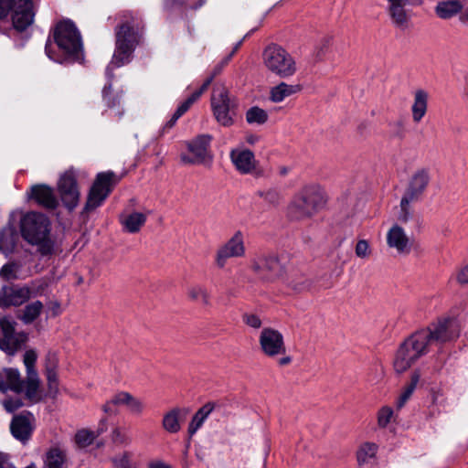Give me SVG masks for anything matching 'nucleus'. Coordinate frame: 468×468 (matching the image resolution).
<instances>
[{
  "instance_id": "393cba45",
  "label": "nucleus",
  "mask_w": 468,
  "mask_h": 468,
  "mask_svg": "<svg viewBox=\"0 0 468 468\" xmlns=\"http://www.w3.org/2000/svg\"><path fill=\"white\" fill-rule=\"evenodd\" d=\"M67 460V451L63 446H51L43 456V468H64Z\"/></svg>"
},
{
  "instance_id": "c03bdc74",
  "label": "nucleus",
  "mask_w": 468,
  "mask_h": 468,
  "mask_svg": "<svg viewBox=\"0 0 468 468\" xmlns=\"http://www.w3.org/2000/svg\"><path fill=\"white\" fill-rule=\"evenodd\" d=\"M112 463L115 468H136L133 463V452L129 451H123L115 455L112 459Z\"/></svg>"
},
{
  "instance_id": "5701e85b",
  "label": "nucleus",
  "mask_w": 468,
  "mask_h": 468,
  "mask_svg": "<svg viewBox=\"0 0 468 468\" xmlns=\"http://www.w3.org/2000/svg\"><path fill=\"white\" fill-rule=\"evenodd\" d=\"M430 182L429 172L425 169L418 170L411 176L409 186L405 191L408 198L418 200L424 193Z\"/></svg>"
},
{
  "instance_id": "2eb2a0df",
  "label": "nucleus",
  "mask_w": 468,
  "mask_h": 468,
  "mask_svg": "<svg viewBox=\"0 0 468 468\" xmlns=\"http://www.w3.org/2000/svg\"><path fill=\"white\" fill-rule=\"evenodd\" d=\"M119 406H125L134 415H141L144 410L143 400L125 391L118 392L112 396L110 400L103 404L102 410L109 415L115 414Z\"/></svg>"
},
{
  "instance_id": "774afa93",
  "label": "nucleus",
  "mask_w": 468,
  "mask_h": 468,
  "mask_svg": "<svg viewBox=\"0 0 468 468\" xmlns=\"http://www.w3.org/2000/svg\"><path fill=\"white\" fill-rule=\"evenodd\" d=\"M52 311H53V314H54V315L58 314V313H59V306H58V305H57V306H53V307H52Z\"/></svg>"
},
{
  "instance_id": "37998d69",
  "label": "nucleus",
  "mask_w": 468,
  "mask_h": 468,
  "mask_svg": "<svg viewBox=\"0 0 468 468\" xmlns=\"http://www.w3.org/2000/svg\"><path fill=\"white\" fill-rule=\"evenodd\" d=\"M378 446L372 442H366L357 451V461L360 464L367 463L375 458Z\"/></svg>"
},
{
  "instance_id": "09e8293b",
  "label": "nucleus",
  "mask_w": 468,
  "mask_h": 468,
  "mask_svg": "<svg viewBox=\"0 0 468 468\" xmlns=\"http://www.w3.org/2000/svg\"><path fill=\"white\" fill-rule=\"evenodd\" d=\"M355 253L357 258L367 259L372 253L370 244L366 239H359L355 247Z\"/></svg>"
},
{
  "instance_id": "1a4fd4ad",
  "label": "nucleus",
  "mask_w": 468,
  "mask_h": 468,
  "mask_svg": "<svg viewBox=\"0 0 468 468\" xmlns=\"http://www.w3.org/2000/svg\"><path fill=\"white\" fill-rule=\"evenodd\" d=\"M117 182L118 179L113 172L99 173L89 192L84 210L90 212L100 207Z\"/></svg>"
},
{
  "instance_id": "20e7f679",
  "label": "nucleus",
  "mask_w": 468,
  "mask_h": 468,
  "mask_svg": "<svg viewBox=\"0 0 468 468\" xmlns=\"http://www.w3.org/2000/svg\"><path fill=\"white\" fill-rule=\"evenodd\" d=\"M22 238L30 245L36 246L42 256L53 253V241L50 239V224L48 218L37 212H28L20 219Z\"/></svg>"
},
{
  "instance_id": "6e6d98bb",
  "label": "nucleus",
  "mask_w": 468,
  "mask_h": 468,
  "mask_svg": "<svg viewBox=\"0 0 468 468\" xmlns=\"http://www.w3.org/2000/svg\"><path fill=\"white\" fill-rule=\"evenodd\" d=\"M290 286L296 292L307 291L311 287V281L306 277H301L300 280H292Z\"/></svg>"
},
{
  "instance_id": "13d9d810",
  "label": "nucleus",
  "mask_w": 468,
  "mask_h": 468,
  "mask_svg": "<svg viewBox=\"0 0 468 468\" xmlns=\"http://www.w3.org/2000/svg\"><path fill=\"white\" fill-rule=\"evenodd\" d=\"M3 406L8 412H14L22 406V402L17 399H7L3 401Z\"/></svg>"
},
{
  "instance_id": "a19ab883",
  "label": "nucleus",
  "mask_w": 468,
  "mask_h": 468,
  "mask_svg": "<svg viewBox=\"0 0 468 468\" xmlns=\"http://www.w3.org/2000/svg\"><path fill=\"white\" fill-rule=\"evenodd\" d=\"M268 117L267 112L258 106L250 108L246 112V121L250 124L261 125L268 121Z\"/></svg>"
},
{
  "instance_id": "c756f323",
  "label": "nucleus",
  "mask_w": 468,
  "mask_h": 468,
  "mask_svg": "<svg viewBox=\"0 0 468 468\" xmlns=\"http://www.w3.org/2000/svg\"><path fill=\"white\" fill-rule=\"evenodd\" d=\"M22 388L23 382L17 369L5 368L0 372V391L11 389L18 392Z\"/></svg>"
},
{
  "instance_id": "e2e57ef3",
  "label": "nucleus",
  "mask_w": 468,
  "mask_h": 468,
  "mask_svg": "<svg viewBox=\"0 0 468 468\" xmlns=\"http://www.w3.org/2000/svg\"><path fill=\"white\" fill-rule=\"evenodd\" d=\"M231 56H232V54L229 58H227L224 61H222L220 65L216 66L215 69H213L212 74L209 76V78L213 77V79H214L218 74H219L221 71V69L223 68V66L225 64L228 63V61L229 60ZM207 79H208V77Z\"/></svg>"
},
{
  "instance_id": "a211bd4d",
  "label": "nucleus",
  "mask_w": 468,
  "mask_h": 468,
  "mask_svg": "<svg viewBox=\"0 0 468 468\" xmlns=\"http://www.w3.org/2000/svg\"><path fill=\"white\" fill-rule=\"evenodd\" d=\"M34 428L35 418L33 414L28 411L15 415L10 423L12 435L22 442H26L29 440Z\"/></svg>"
},
{
  "instance_id": "f3484780",
  "label": "nucleus",
  "mask_w": 468,
  "mask_h": 468,
  "mask_svg": "<svg viewBox=\"0 0 468 468\" xmlns=\"http://www.w3.org/2000/svg\"><path fill=\"white\" fill-rule=\"evenodd\" d=\"M32 292L27 286L5 285L0 290V307L20 306L30 299Z\"/></svg>"
},
{
  "instance_id": "bb28decb",
  "label": "nucleus",
  "mask_w": 468,
  "mask_h": 468,
  "mask_svg": "<svg viewBox=\"0 0 468 468\" xmlns=\"http://www.w3.org/2000/svg\"><path fill=\"white\" fill-rule=\"evenodd\" d=\"M303 87L301 84H288L286 82H280L270 90L269 99L274 103H280L286 98L299 93Z\"/></svg>"
},
{
  "instance_id": "8fccbe9b",
  "label": "nucleus",
  "mask_w": 468,
  "mask_h": 468,
  "mask_svg": "<svg viewBox=\"0 0 468 468\" xmlns=\"http://www.w3.org/2000/svg\"><path fill=\"white\" fill-rule=\"evenodd\" d=\"M18 269H19V266L16 262H14V261L8 262V263L5 264L0 269V277L5 280L16 279L17 278L16 272H17Z\"/></svg>"
},
{
  "instance_id": "2f4dec72",
  "label": "nucleus",
  "mask_w": 468,
  "mask_h": 468,
  "mask_svg": "<svg viewBox=\"0 0 468 468\" xmlns=\"http://www.w3.org/2000/svg\"><path fill=\"white\" fill-rule=\"evenodd\" d=\"M27 335L23 333H15L0 338V348L9 355H14L26 342Z\"/></svg>"
},
{
  "instance_id": "f704fd0d",
  "label": "nucleus",
  "mask_w": 468,
  "mask_h": 468,
  "mask_svg": "<svg viewBox=\"0 0 468 468\" xmlns=\"http://www.w3.org/2000/svg\"><path fill=\"white\" fill-rule=\"evenodd\" d=\"M146 215L141 212H133L121 219V222L126 231L136 233L144 225Z\"/></svg>"
},
{
  "instance_id": "69168bd1",
  "label": "nucleus",
  "mask_w": 468,
  "mask_h": 468,
  "mask_svg": "<svg viewBox=\"0 0 468 468\" xmlns=\"http://www.w3.org/2000/svg\"><path fill=\"white\" fill-rule=\"evenodd\" d=\"M257 141H258V137H257L256 135H252V134H250V135H248V136L246 137V142H247L248 144H255Z\"/></svg>"
},
{
  "instance_id": "9d476101",
  "label": "nucleus",
  "mask_w": 468,
  "mask_h": 468,
  "mask_svg": "<svg viewBox=\"0 0 468 468\" xmlns=\"http://www.w3.org/2000/svg\"><path fill=\"white\" fill-rule=\"evenodd\" d=\"M211 108L215 119L220 125L229 127L234 123V103L225 87L219 86L213 90Z\"/></svg>"
},
{
  "instance_id": "423d86ee",
  "label": "nucleus",
  "mask_w": 468,
  "mask_h": 468,
  "mask_svg": "<svg viewBox=\"0 0 468 468\" xmlns=\"http://www.w3.org/2000/svg\"><path fill=\"white\" fill-rule=\"evenodd\" d=\"M262 62L268 71L282 79H289L297 71L293 57L277 45L268 46L264 49Z\"/></svg>"
},
{
  "instance_id": "473e14b6",
  "label": "nucleus",
  "mask_w": 468,
  "mask_h": 468,
  "mask_svg": "<svg viewBox=\"0 0 468 468\" xmlns=\"http://www.w3.org/2000/svg\"><path fill=\"white\" fill-rule=\"evenodd\" d=\"M182 410L174 408L165 413L162 420V427L169 433H177L181 430L180 416Z\"/></svg>"
},
{
  "instance_id": "0eeeda50",
  "label": "nucleus",
  "mask_w": 468,
  "mask_h": 468,
  "mask_svg": "<svg viewBox=\"0 0 468 468\" xmlns=\"http://www.w3.org/2000/svg\"><path fill=\"white\" fill-rule=\"evenodd\" d=\"M7 16H10L14 29L26 30L34 21L32 0H0V20Z\"/></svg>"
},
{
  "instance_id": "680f3d73",
  "label": "nucleus",
  "mask_w": 468,
  "mask_h": 468,
  "mask_svg": "<svg viewBox=\"0 0 468 468\" xmlns=\"http://www.w3.org/2000/svg\"><path fill=\"white\" fill-rule=\"evenodd\" d=\"M148 468H172V466L163 461H152L149 463Z\"/></svg>"
},
{
  "instance_id": "ea45409f",
  "label": "nucleus",
  "mask_w": 468,
  "mask_h": 468,
  "mask_svg": "<svg viewBox=\"0 0 468 468\" xmlns=\"http://www.w3.org/2000/svg\"><path fill=\"white\" fill-rule=\"evenodd\" d=\"M42 310L43 303L40 301H35L24 308L19 319L25 324H31L40 315Z\"/></svg>"
},
{
  "instance_id": "7c9ffc66",
  "label": "nucleus",
  "mask_w": 468,
  "mask_h": 468,
  "mask_svg": "<svg viewBox=\"0 0 468 468\" xmlns=\"http://www.w3.org/2000/svg\"><path fill=\"white\" fill-rule=\"evenodd\" d=\"M17 240L18 235L16 228L12 225L5 227L0 232V251L5 256L13 253Z\"/></svg>"
},
{
  "instance_id": "c9c22d12",
  "label": "nucleus",
  "mask_w": 468,
  "mask_h": 468,
  "mask_svg": "<svg viewBox=\"0 0 468 468\" xmlns=\"http://www.w3.org/2000/svg\"><path fill=\"white\" fill-rule=\"evenodd\" d=\"M420 379V373L419 370H415L410 378V382L405 385L402 388L400 395L397 399V407L398 409H401L406 402L410 399L411 395L413 394L419 381Z\"/></svg>"
},
{
  "instance_id": "f03ea898",
  "label": "nucleus",
  "mask_w": 468,
  "mask_h": 468,
  "mask_svg": "<svg viewBox=\"0 0 468 468\" xmlns=\"http://www.w3.org/2000/svg\"><path fill=\"white\" fill-rule=\"evenodd\" d=\"M141 20L131 12H123L115 28V50L112 64L121 67L130 61L131 55L140 40Z\"/></svg>"
},
{
  "instance_id": "864d4df0",
  "label": "nucleus",
  "mask_w": 468,
  "mask_h": 468,
  "mask_svg": "<svg viewBox=\"0 0 468 468\" xmlns=\"http://www.w3.org/2000/svg\"><path fill=\"white\" fill-rule=\"evenodd\" d=\"M242 321L245 324L254 329H260L262 325L260 316L255 314H244L242 315Z\"/></svg>"
},
{
  "instance_id": "dca6fc26",
  "label": "nucleus",
  "mask_w": 468,
  "mask_h": 468,
  "mask_svg": "<svg viewBox=\"0 0 468 468\" xmlns=\"http://www.w3.org/2000/svg\"><path fill=\"white\" fill-rule=\"evenodd\" d=\"M250 269L261 280L271 282L279 275L280 261L272 255L256 256L250 261Z\"/></svg>"
},
{
  "instance_id": "e433bc0d",
  "label": "nucleus",
  "mask_w": 468,
  "mask_h": 468,
  "mask_svg": "<svg viewBox=\"0 0 468 468\" xmlns=\"http://www.w3.org/2000/svg\"><path fill=\"white\" fill-rule=\"evenodd\" d=\"M57 364L58 359L56 357V355L48 354L47 356L46 377L48 388L50 391L54 393L58 391Z\"/></svg>"
},
{
  "instance_id": "4468645a",
  "label": "nucleus",
  "mask_w": 468,
  "mask_h": 468,
  "mask_svg": "<svg viewBox=\"0 0 468 468\" xmlns=\"http://www.w3.org/2000/svg\"><path fill=\"white\" fill-rule=\"evenodd\" d=\"M419 332L430 333L428 337V348L433 345L446 343L455 339L459 335V328L456 322L452 319L440 320L431 326L421 329Z\"/></svg>"
},
{
  "instance_id": "4c0bfd02",
  "label": "nucleus",
  "mask_w": 468,
  "mask_h": 468,
  "mask_svg": "<svg viewBox=\"0 0 468 468\" xmlns=\"http://www.w3.org/2000/svg\"><path fill=\"white\" fill-rule=\"evenodd\" d=\"M463 5L457 1L441 2L436 6V14L442 19L450 18L461 11Z\"/></svg>"
},
{
  "instance_id": "bf43d9fd",
  "label": "nucleus",
  "mask_w": 468,
  "mask_h": 468,
  "mask_svg": "<svg viewBox=\"0 0 468 468\" xmlns=\"http://www.w3.org/2000/svg\"><path fill=\"white\" fill-rule=\"evenodd\" d=\"M171 2H176L190 8H197L203 4L204 0H171Z\"/></svg>"
},
{
  "instance_id": "39448f33",
  "label": "nucleus",
  "mask_w": 468,
  "mask_h": 468,
  "mask_svg": "<svg viewBox=\"0 0 468 468\" xmlns=\"http://www.w3.org/2000/svg\"><path fill=\"white\" fill-rule=\"evenodd\" d=\"M430 333L416 332L408 337L396 352L393 367L397 373L401 374L410 369L418 359L426 355Z\"/></svg>"
},
{
  "instance_id": "aec40b11",
  "label": "nucleus",
  "mask_w": 468,
  "mask_h": 468,
  "mask_svg": "<svg viewBox=\"0 0 468 468\" xmlns=\"http://www.w3.org/2000/svg\"><path fill=\"white\" fill-rule=\"evenodd\" d=\"M229 157L234 167L240 174H250L256 168L254 154L244 146H238L231 149Z\"/></svg>"
},
{
  "instance_id": "4d7b16f0",
  "label": "nucleus",
  "mask_w": 468,
  "mask_h": 468,
  "mask_svg": "<svg viewBox=\"0 0 468 468\" xmlns=\"http://www.w3.org/2000/svg\"><path fill=\"white\" fill-rule=\"evenodd\" d=\"M455 280L461 285L468 284V263L455 272Z\"/></svg>"
},
{
  "instance_id": "58836bf2",
  "label": "nucleus",
  "mask_w": 468,
  "mask_h": 468,
  "mask_svg": "<svg viewBox=\"0 0 468 468\" xmlns=\"http://www.w3.org/2000/svg\"><path fill=\"white\" fill-rule=\"evenodd\" d=\"M186 293L187 297L193 302L200 303L203 305L210 304V294L208 290L203 285H192L187 288Z\"/></svg>"
},
{
  "instance_id": "4be33fe9",
  "label": "nucleus",
  "mask_w": 468,
  "mask_h": 468,
  "mask_svg": "<svg viewBox=\"0 0 468 468\" xmlns=\"http://www.w3.org/2000/svg\"><path fill=\"white\" fill-rule=\"evenodd\" d=\"M388 11L393 21L398 27H405L409 20L407 6L410 5H420L421 0H387Z\"/></svg>"
},
{
  "instance_id": "6ab92c4d",
  "label": "nucleus",
  "mask_w": 468,
  "mask_h": 468,
  "mask_svg": "<svg viewBox=\"0 0 468 468\" xmlns=\"http://www.w3.org/2000/svg\"><path fill=\"white\" fill-rule=\"evenodd\" d=\"M387 244L399 254H409L411 250L412 241L406 230L398 223H394L387 232Z\"/></svg>"
},
{
  "instance_id": "79ce46f5",
  "label": "nucleus",
  "mask_w": 468,
  "mask_h": 468,
  "mask_svg": "<svg viewBox=\"0 0 468 468\" xmlns=\"http://www.w3.org/2000/svg\"><path fill=\"white\" fill-rule=\"evenodd\" d=\"M26 395L33 401H37L40 399L39 378L37 374L27 375L26 381Z\"/></svg>"
},
{
  "instance_id": "603ef678",
  "label": "nucleus",
  "mask_w": 468,
  "mask_h": 468,
  "mask_svg": "<svg viewBox=\"0 0 468 468\" xmlns=\"http://www.w3.org/2000/svg\"><path fill=\"white\" fill-rule=\"evenodd\" d=\"M16 322L8 317H3L0 319V329L3 336L16 333L15 331Z\"/></svg>"
},
{
  "instance_id": "a878e982",
  "label": "nucleus",
  "mask_w": 468,
  "mask_h": 468,
  "mask_svg": "<svg viewBox=\"0 0 468 468\" xmlns=\"http://www.w3.org/2000/svg\"><path fill=\"white\" fill-rule=\"evenodd\" d=\"M429 93L422 90H416L413 93L411 105V115L414 122L419 123L426 115L428 111Z\"/></svg>"
},
{
  "instance_id": "49530a36",
  "label": "nucleus",
  "mask_w": 468,
  "mask_h": 468,
  "mask_svg": "<svg viewBox=\"0 0 468 468\" xmlns=\"http://www.w3.org/2000/svg\"><path fill=\"white\" fill-rule=\"evenodd\" d=\"M414 200L411 198H408L407 196H403L399 205V211L398 213V220L402 223H407L411 216V208L410 206V202Z\"/></svg>"
},
{
  "instance_id": "a18cd8bd",
  "label": "nucleus",
  "mask_w": 468,
  "mask_h": 468,
  "mask_svg": "<svg viewBox=\"0 0 468 468\" xmlns=\"http://www.w3.org/2000/svg\"><path fill=\"white\" fill-rule=\"evenodd\" d=\"M111 440L117 446L126 447L132 443V438L120 427L112 429Z\"/></svg>"
},
{
  "instance_id": "f8f14e48",
  "label": "nucleus",
  "mask_w": 468,
  "mask_h": 468,
  "mask_svg": "<svg viewBox=\"0 0 468 468\" xmlns=\"http://www.w3.org/2000/svg\"><path fill=\"white\" fill-rule=\"evenodd\" d=\"M58 191L62 203L69 210L78 206L80 192L77 183V173L74 169H69L60 176L58 182Z\"/></svg>"
},
{
  "instance_id": "7ed1b4c3",
  "label": "nucleus",
  "mask_w": 468,
  "mask_h": 468,
  "mask_svg": "<svg viewBox=\"0 0 468 468\" xmlns=\"http://www.w3.org/2000/svg\"><path fill=\"white\" fill-rule=\"evenodd\" d=\"M327 203V195L319 185L303 187L291 200L287 214L292 220L302 221L312 218Z\"/></svg>"
},
{
  "instance_id": "b1692460",
  "label": "nucleus",
  "mask_w": 468,
  "mask_h": 468,
  "mask_svg": "<svg viewBox=\"0 0 468 468\" xmlns=\"http://www.w3.org/2000/svg\"><path fill=\"white\" fill-rule=\"evenodd\" d=\"M30 197L37 204L47 208H55L58 204L53 189L46 185L32 186Z\"/></svg>"
},
{
  "instance_id": "0e129e2a",
  "label": "nucleus",
  "mask_w": 468,
  "mask_h": 468,
  "mask_svg": "<svg viewBox=\"0 0 468 468\" xmlns=\"http://www.w3.org/2000/svg\"><path fill=\"white\" fill-rule=\"evenodd\" d=\"M394 125L398 128L399 131V135L403 136L404 134V123L402 121H398L394 123Z\"/></svg>"
},
{
  "instance_id": "c85d7f7f",
  "label": "nucleus",
  "mask_w": 468,
  "mask_h": 468,
  "mask_svg": "<svg viewBox=\"0 0 468 468\" xmlns=\"http://www.w3.org/2000/svg\"><path fill=\"white\" fill-rule=\"evenodd\" d=\"M106 430L107 420L106 419H102L95 431L88 429H81L78 431L74 438L75 443L80 448H86L90 446L97 437L105 432Z\"/></svg>"
},
{
  "instance_id": "ddd939ff",
  "label": "nucleus",
  "mask_w": 468,
  "mask_h": 468,
  "mask_svg": "<svg viewBox=\"0 0 468 468\" xmlns=\"http://www.w3.org/2000/svg\"><path fill=\"white\" fill-rule=\"evenodd\" d=\"M246 249L243 233L236 231L230 239L219 246L215 254V264L222 269L230 258H241L245 255Z\"/></svg>"
},
{
  "instance_id": "338daca9",
  "label": "nucleus",
  "mask_w": 468,
  "mask_h": 468,
  "mask_svg": "<svg viewBox=\"0 0 468 468\" xmlns=\"http://www.w3.org/2000/svg\"><path fill=\"white\" fill-rule=\"evenodd\" d=\"M460 19L463 22H468V7L461 14Z\"/></svg>"
},
{
  "instance_id": "cd10ccee",
  "label": "nucleus",
  "mask_w": 468,
  "mask_h": 468,
  "mask_svg": "<svg viewBox=\"0 0 468 468\" xmlns=\"http://www.w3.org/2000/svg\"><path fill=\"white\" fill-rule=\"evenodd\" d=\"M213 80V77H210L208 79H207L203 85L199 88V90H196L190 97H188L184 102H182L177 110L175 112V113L173 114L172 118L168 121L167 122V126L168 127H172L176 122V121L185 113L188 111V109L190 108V106L198 100V98L202 95V93L207 90V89L208 88V86L210 85V83L212 82Z\"/></svg>"
},
{
  "instance_id": "412c9836",
  "label": "nucleus",
  "mask_w": 468,
  "mask_h": 468,
  "mask_svg": "<svg viewBox=\"0 0 468 468\" xmlns=\"http://www.w3.org/2000/svg\"><path fill=\"white\" fill-rule=\"evenodd\" d=\"M124 91L122 89L113 90L111 84L105 85L102 90L104 105L112 111L114 117L122 118L124 114Z\"/></svg>"
},
{
  "instance_id": "72a5a7b5",
  "label": "nucleus",
  "mask_w": 468,
  "mask_h": 468,
  "mask_svg": "<svg viewBox=\"0 0 468 468\" xmlns=\"http://www.w3.org/2000/svg\"><path fill=\"white\" fill-rule=\"evenodd\" d=\"M213 410L214 404L208 402L196 412L188 425V433L190 435L195 434L199 430Z\"/></svg>"
},
{
  "instance_id": "052dcab7",
  "label": "nucleus",
  "mask_w": 468,
  "mask_h": 468,
  "mask_svg": "<svg viewBox=\"0 0 468 468\" xmlns=\"http://www.w3.org/2000/svg\"><path fill=\"white\" fill-rule=\"evenodd\" d=\"M0 468H14L7 454L0 452Z\"/></svg>"
},
{
  "instance_id": "5fc2aeb1",
  "label": "nucleus",
  "mask_w": 468,
  "mask_h": 468,
  "mask_svg": "<svg viewBox=\"0 0 468 468\" xmlns=\"http://www.w3.org/2000/svg\"><path fill=\"white\" fill-rule=\"evenodd\" d=\"M431 401L432 406H441L444 403V394L441 388H432L430 391Z\"/></svg>"
},
{
  "instance_id": "de8ad7c7",
  "label": "nucleus",
  "mask_w": 468,
  "mask_h": 468,
  "mask_svg": "<svg viewBox=\"0 0 468 468\" xmlns=\"http://www.w3.org/2000/svg\"><path fill=\"white\" fill-rule=\"evenodd\" d=\"M393 410L388 406L381 407L377 414L378 425L380 428H386L393 418Z\"/></svg>"
},
{
  "instance_id": "f257e3e1",
  "label": "nucleus",
  "mask_w": 468,
  "mask_h": 468,
  "mask_svg": "<svg viewBox=\"0 0 468 468\" xmlns=\"http://www.w3.org/2000/svg\"><path fill=\"white\" fill-rule=\"evenodd\" d=\"M53 39L58 52L53 50L50 41L46 45V53L51 59L59 63L67 60H82L83 50L80 35L72 22L64 20L58 23L53 31Z\"/></svg>"
},
{
  "instance_id": "9b49d317",
  "label": "nucleus",
  "mask_w": 468,
  "mask_h": 468,
  "mask_svg": "<svg viewBox=\"0 0 468 468\" xmlns=\"http://www.w3.org/2000/svg\"><path fill=\"white\" fill-rule=\"evenodd\" d=\"M212 136L200 134L186 143L188 154L180 155L181 162L185 165H208L213 159L210 151Z\"/></svg>"
},
{
  "instance_id": "6e6552de",
  "label": "nucleus",
  "mask_w": 468,
  "mask_h": 468,
  "mask_svg": "<svg viewBox=\"0 0 468 468\" xmlns=\"http://www.w3.org/2000/svg\"><path fill=\"white\" fill-rule=\"evenodd\" d=\"M260 348L262 354L270 358L282 356L278 361L280 366H286L292 362L289 356H285L286 346L282 334L271 327H265L259 336Z\"/></svg>"
},
{
  "instance_id": "3c124183",
  "label": "nucleus",
  "mask_w": 468,
  "mask_h": 468,
  "mask_svg": "<svg viewBox=\"0 0 468 468\" xmlns=\"http://www.w3.org/2000/svg\"><path fill=\"white\" fill-rule=\"evenodd\" d=\"M37 356L35 350L30 349L27 350L24 355V364L27 368V375L37 374L35 369V364L37 361Z\"/></svg>"
}]
</instances>
